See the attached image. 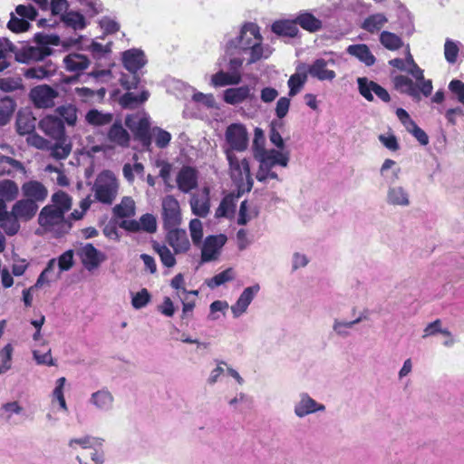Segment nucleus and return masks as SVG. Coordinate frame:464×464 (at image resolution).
<instances>
[{
    "label": "nucleus",
    "instance_id": "nucleus-1",
    "mask_svg": "<svg viewBox=\"0 0 464 464\" xmlns=\"http://www.w3.org/2000/svg\"><path fill=\"white\" fill-rule=\"evenodd\" d=\"M259 162V167L256 178L260 182H266L268 179L278 180V175L272 171L276 166L286 167L289 162V152H281L280 150L271 149L264 151L262 154L256 155L254 158Z\"/></svg>",
    "mask_w": 464,
    "mask_h": 464
},
{
    "label": "nucleus",
    "instance_id": "nucleus-2",
    "mask_svg": "<svg viewBox=\"0 0 464 464\" xmlns=\"http://www.w3.org/2000/svg\"><path fill=\"white\" fill-rule=\"evenodd\" d=\"M225 154L228 161L230 178L237 188L241 192H249L254 184L249 161L246 159L240 160L231 150H226Z\"/></svg>",
    "mask_w": 464,
    "mask_h": 464
},
{
    "label": "nucleus",
    "instance_id": "nucleus-3",
    "mask_svg": "<svg viewBox=\"0 0 464 464\" xmlns=\"http://www.w3.org/2000/svg\"><path fill=\"white\" fill-rule=\"evenodd\" d=\"M38 224L45 230L53 232L59 237L70 231L72 223L66 219L62 211H58L55 206H44L38 216Z\"/></svg>",
    "mask_w": 464,
    "mask_h": 464
},
{
    "label": "nucleus",
    "instance_id": "nucleus-4",
    "mask_svg": "<svg viewBox=\"0 0 464 464\" xmlns=\"http://www.w3.org/2000/svg\"><path fill=\"white\" fill-rule=\"evenodd\" d=\"M118 189V180L111 170L101 172L97 176L92 187L96 200L107 205H111L115 200Z\"/></svg>",
    "mask_w": 464,
    "mask_h": 464
},
{
    "label": "nucleus",
    "instance_id": "nucleus-5",
    "mask_svg": "<svg viewBox=\"0 0 464 464\" xmlns=\"http://www.w3.org/2000/svg\"><path fill=\"white\" fill-rule=\"evenodd\" d=\"M14 59L20 63L30 64L44 61L45 58L52 55L53 50L49 46H33L29 44L12 49Z\"/></svg>",
    "mask_w": 464,
    "mask_h": 464
},
{
    "label": "nucleus",
    "instance_id": "nucleus-6",
    "mask_svg": "<svg viewBox=\"0 0 464 464\" xmlns=\"http://www.w3.org/2000/svg\"><path fill=\"white\" fill-rule=\"evenodd\" d=\"M226 141L229 145L227 150L245 151L248 147V133L242 123H232L227 127L225 132Z\"/></svg>",
    "mask_w": 464,
    "mask_h": 464
},
{
    "label": "nucleus",
    "instance_id": "nucleus-7",
    "mask_svg": "<svg viewBox=\"0 0 464 464\" xmlns=\"http://www.w3.org/2000/svg\"><path fill=\"white\" fill-rule=\"evenodd\" d=\"M58 92L47 84L37 85L30 90L29 98L36 108L48 109L54 106Z\"/></svg>",
    "mask_w": 464,
    "mask_h": 464
},
{
    "label": "nucleus",
    "instance_id": "nucleus-8",
    "mask_svg": "<svg viewBox=\"0 0 464 464\" xmlns=\"http://www.w3.org/2000/svg\"><path fill=\"white\" fill-rule=\"evenodd\" d=\"M163 228L179 227L181 222V212L179 201L173 196H167L162 200Z\"/></svg>",
    "mask_w": 464,
    "mask_h": 464
},
{
    "label": "nucleus",
    "instance_id": "nucleus-9",
    "mask_svg": "<svg viewBox=\"0 0 464 464\" xmlns=\"http://www.w3.org/2000/svg\"><path fill=\"white\" fill-rule=\"evenodd\" d=\"M120 227L128 232L138 233L144 231L149 234H153L157 231V219L150 213L143 214L140 220L124 219L119 223Z\"/></svg>",
    "mask_w": 464,
    "mask_h": 464
},
{
    "label": "nucleus",
    "instance_id": "nucleus-10",
    "mask_svg": "<svg viewBox=\"0 0 464 464\" xmlns=\"http://www.w3.org/2000/svg\"><path fill=\"white\" fill-rule=\"evenodd\" d=\"M358 90L360 94L368 102L373 101L372 92L382 102H389L391 96L388 91L377 82L369 80L366 77L357 79Z\"/></svg>",
    "mask_w": 464,
    "mask_h": 464
},
{
    "label": "nucleus",
    "instance_id": "nucleus-11",
    "mask_svg": "<svg viewBox=\"0 0 464 464\" xmlns=\"http://www.w3.org/2000/svg\"><path fill=\"white\" fill-rule=\"evenodd\" d=\"M38 126L48 137L58 141L65 140L64 122L60 117L47 115L39 121Z\"/></svg>",
    "mask_w": 464,
    "mask_h": 464
},
{
    "label": "nucleus",
    "instance_id": "nucleus-12",
    "mask_svg": "<svg viewBox=\"0 0 464 464\" xmlns=\"http://www.w3.org/2000/svg\"><path fill=\"white\" fill-rule=\"evenodd\" d=\"M165 230L166 240L173 247L175 254L186 253L189 249L190 243L185 229L175 227Z\"/></svg>",
    "mask_w": 464,
    "mask_h": 464
},
{
    "label": "nucleus",
    "instance_id": "nucleus-13",
    "mask_svg": "<svg viewBox=\"0 0 464 464\" xmlns=\"http://www.w3.org/2000/svg\"><path fill=\"white\" fill-rule=\"evenodd\" d=\"M246 29H248L249 34L254 37H257V41L254 43L244 42V44H242L243 51H250L248 63H254L263 57L264 49L262 46V36L260 34L259 27L256 24L248 23Z\"/></svg>",
    "mask_w": 464,
    "mask_h": 464
},
{
    "label": "nucleus",
    "instance_id": "nucleus-14",
    "mask_svg": "<svg viewBox=\"0 0 464 464\" xmlns=\"http://www.w3.org/2000/svg\"><path fill=\"white\" fill-rule=\"evenodd\" d=\"M22 193L26 199L34 204L44 202L48 197L47 188L38 180H29L22 185Z\"/></svg>",
    "mask_w": 464,
    "mask_h": 464
},
{
    "label": "nucleus",
    "instance_id": "nucleus-15",
    "mask_svg": "<svg viewBox=\"0 0 464 464\" xmlns=\"http://www.w3.org/2000/svg\"><path fill=\"white\" fill-rule=\"evenodd\" d=\"M177 185L180 191L188 193L198 187V171L190 166H184L177 175Z\"/></svg>",
    "mask_w": 464,
    "mask_h": 464
},
{
    "label": "nucleus",
    "instance_id": "nucleus-16",
    "mask_svg": "<svg viewBox=\"0 0 464 464\" xmlns=\"http://www.w3.org/2000/svg\"><path fill=\"white\" fill-rule=\"evenodd\" d=\"M126 125L131 130L136 140H138L141 145L149 149L151 145V134H150V123L147 118H140L138 122L134 125L126 120Z\"/></svg>",
    "mask_w": 464,
    "mask_h": 464
},
{
    "label": "nucleus",
    "instance_id": "nucleus-17",
    "mask_svg": "<svg viewBox=\"0 0 464 464\" xmlns=\"http://www.w3.org/2000/svg\"><path fill=\"white\" fill-rule=\"evenodd\" d=\"M147 63L145 54L141 50L130 49L122 53L123 66L130 72H138Z\"/></svg>",
    "mask_w": 464,
    "mask_h": 464
},
{
    "label": "nucleus",
    "instance_id": "nucleus-18",
    "mask_svg": "<svg viewBox=\"0 0 464 464\" xmlns=\"http://www.w3.org/2000/svg\"><path fill=\"white\" fill-rule=\"evenodd\" d=\"M80 255L82 265L89 271L97 268L105 259L104 255L99 252L98 249L90 243L82 247Z\"/></svg>",
    "mask_w": 464,
    "mask_h": 464
},
{
    "label": "nucleus",
    "instance_id": "nucleus-19",
    "mask_svg": "<svg viewBox=\"0 0 464 464\" xmlns=\"http://www.w3.org/2000/svg\"><path fill=\"white\" fill-rule=\"evenodd\" d=\"M245 192H241L239 188H237V192H231L226 195L216 209L215 217L219 218L233 216L236 211L237 199L239 198Z\"/></svg>",
    "mask_w": 464,
    "mask_h": 464
},
{
    "label": "nucleus",
    "instance_id": "nucleus-20",
    "mask_svg": "<svg viewBox=\"0 0 464 464\" xmlns=\"http://www.w3.org/2000/svg\"><path fill=\"white\" fill-rule=\"evenodd\" d=\"M38 208V204H34L31 199H26L24 198L17 200L13 205L12 212L19 219L28 221L35 216Z\"/></svg>",
    "mask_w": 464,
    "mask_h": 464
},
{
    "label": "nucleus",
    "instance_id": "nucleus-21",
    "mask_svg": "<svg viewBox=\"0 0 464 464\" xmlns=\"http://www.w3.org/2000/svg\"><path fill=\"white\" fill-rule=\"evenodd\" d=\"M66 71L80 75L90 64V60L86 55L78 53H71L63 59Z\"/></svg>",
    "mask_w": 464,
    "mask_h": 464
},
{
    "label": "nucleus",
    "instance_id": "nucleus-22",
    "mask_svg": "<svg viewBox=\"0 0 464 464\" xmlns=\"http://www.w3.org/2000/svg\"><path fill=\"white\" fill-rule=\"evenodd\" d=\"M306 73L319 81H332L336 76L334 71L327 69V62L323 58L316 59L309 65Z\"/></svg>",
    "mask_w": 464,
    "mask_h": 464
},
{
    "label": "nucleus",
    "instance_id": "nucleus-23",
    "mask_svg": "<svg viewBox=\"0 0 464 464\" xmlns=\"http://www.w3.org/2000/svg\"><path fill=\"white\" fill-rule=\"evenodd\" d=\"M258 285L249 286L244 289L236 304L231 306V311L235 317L240 316L246 311L248 305L252 302L255 295L258 292Z\"/></svg>",
    "mask_w": 464,
    "mask_h": 464
},
{
    "label": "nucleus",
    "instance_id": "nucleus-24",
    "mask_svg": "<svg viewBox=\"0 0 464 464\" xmlns=\"http://www.w3.org/2000/svg\"><path fill=\"white\" fill-rule=\"evenodd\" d=\"M251 89L248 85L228 88L224 91L223 101L230 105H237L244 102L251 96Z\"/></svg>",
    "mask_w": 464,
    "mask_h": 464
},
{
    "label": "nucleus",
    "instance_id": "nucleus-25",
    "mask_svg": "<svg viewBox=\"0 0 464 464\" xmlns=\"http://www.w3.org/2000/svg\"><path fill=\"white\" fill-rule=\"evenodd\" d=\"M56 65L51 61L44 63L43 65L33 66L24 72L26 79L43 80L53 76L56 72Z\"/></svg>",
    "mask_w": 464,
    "mask_h": 464
},
{
    "label": "nucleus",
    "instance_id": "nucleus-26",
    "mask_svg": "<svg viewBox=\"0 0 464 464\" xmlns=\"http://www.w3.org/2000/svg\"><path fill=\"white\" fill-rule=\"evenodd\" d=\"M36 119L31 111H19L16 116V130L20 135H26L33 132L35 129Z\"/></svg>",
    "mask_w": 464,
    "mask_h": 464
},
{
    "label": "nucleus",
    "instance_id": "nucleus-27",
    "mask_svg": "<svg viewBox=\"0 0 464 464\" xmlns=\"http://www.w3.org/2000/svg\"><path fill=\"white\" fill-rule=\"evenodd\" d=\"M224 244V239H219L216 236H208L204 242L201 250L202 262H209L216 258L218 247Z\"/></svg>",
    "mask_w": 464,
    "mask_h": 464
},
{
    "label": "nucleus",
    "instance_id": "nucleus-28",
    "mask_svg": "<svg viewBox=\"0 0 464 464\" xmlns=\"http://www.w3.org/2000/svg\"><path fill=\"white\" fill-rule=\"evenodd\" d=\"M108 139L110 141L123 148L128 147L130 144V135L122 127L121 121H116L111 126L108 131Z\"/></svg>",
    "mask_w": 464,
    "mask_h": 464
},
{
    "label": "nucleus",
    "instance_id": "nucleus-29",
    "mask_svg": "<svg viewBox=\"0 0 464 464\" xmlns=\"http://www.w3.org/2000/svg\"><path fill=\"white\" fill-rule=\"evenodd\" d=\"M272 32L279 36L296 37L299 34V29L295 20H280L276 21L272 24Z\"/></svg>",
    "mask_w": 464,
    "mask_h": 464
},
{
    "label": "nucleus",
    "instance_id": "nucleus-30",
    "mask_svg": "<svg viewBox=\"0 0 464 464\" xmlns=\"http://www.w3.org/2000/svg\"><path fill=\"white\" fill-rule=\"evenodd\" d=\"M242 81V76L239 72H233L232 73L224 71H218L211 76V84L214 87H223L227 85H237Z\"/></svg>",
    "mask_w": 464,
    "mask_h": 464
},
{
    "label": "nucleus",
    "instance_id": "nucleus-31",
    "mask_svg": "<svg viewBox=\"0 0 464 464\" xmlns=\"http://www.w3.org/2000/svg\"><path fill=\"white\" fill-rule=\"evenodd\" d=\"M295 23L309 33H315L322 29L323 23L309 12H302L295 17Z\"/></svg>",
    "mask_w": 464,
    "mask_h": 464
},
{
    "label": "nucleus",
    "instance_id": "nucleus-32",
    "mask_svg": "<svg viewBox=\"0 0 464 464\" xmlns=\"http://www.w3.org/2000/svg\"><path fill=\"white\" fill-rule=\"evenodd\" d=\"M388 18L384 14L376 13L367 16L361 28L370 34H375L381 31V29L387 24Z\"/></svg>",
    "mask_w": 464,
    "mask_h": 464
},
{
    "label": "nucleus",
    "instance_id": "nucleus-33",
    "mask_svg": "<svg viewBox=\"0 0 464 464\" xmlns=\"http://www.w3.org/2000/svg\"><path fill=\"white\" fill-rule=\"evenodd\" d=\"M393 84L396 90L406 93L413 98H419L418 86L413 81L405 75H397L393 78Z\"/></svg>",
    "mask_w": 464,
    "mask_h": 464
},
{
    "label": "nucleus",
    "instance_id": "nucleus-34",
    "mask_svg": "<svg viewBox=\"0 0 464 464\" xmlns=\"http://www.w3.org/2000/svg\"><path fill=\"white\" fill-rule=\"evenodd\" d=\"M348 53L358 58L367 66L373 65L376 59L366 44H353L347 49Z\"/></svg>",
    "mask_w": 464,
    "mask_h": 464
},
{
    "label": "nucleus",
    "instance_id": "nucleus-35",
    "mask_svg": "<svg viewBox=\"0 0 464 464\" xmlns=\"http://www.w3.org/2000/svg\"><path fill=\"white\" fill-rule=\"evenodd\" d=\"M76 459L80 464H102L103 462V452L94 445L85 450H80Z\"/></svg>",
    "mask_w": 464,
    "mask_h": 464
},
{
    "label": "nucleus",
    "instance_id": "nucleus-36",
    "mask_svg": "<svg viewBox=\"0 0 464 464\" xmlns=\"http://www.w3.org/2000/svg\"><path fill=\"white\" fill-rule=\"evenodd\" d=\"M148 91H142L139 95L128 91L120 98V104L124 109H134L138 105L145 102L149 99Z\"/></svg>",
    "mask_w": 464,
    "mask_h": 464
},
{
    "label": "nucleus",
    "instance_id": "nucleus-37",
    "mask_svg": "<svg viewBox=\"0 0 464 464\" xmlns=\"http://www.w3.org/2000/svg\"><path fill=\"white\" fill-rule=\"evenodd\" d=\"M324 409V405H318L314 399L308 395H304L302 397L299 403L295 405V412L298 417H304L310 413L315 412L316 411H321Z\"/></svg>",
    "mask_w": 464,
    "mask_h": 464
},
{
    "label": "nucleus",
    "instance_id": "nucleus-38",
    "mask_svg": "<svg viewBox=\"0 0 464 464\" xmlns=\"http://www.w3.org/2000/svg\"><path fill=\"white\" fill-rule=\"evenodd\" d=\"M15 109L16 102L13 98L5 96L0 99V126H5L10 121Z\"/></svg>",
    "mask_w": 464,
    "mask_h": 464
},
{
    "label": "nucleus",
    "instance_id": "nucleus-39",
    "mask_svg": "<svg viewBox=\"0 0 464 464\" xmlns=\"http://www.w3.org/2000/svg\"><path fill=\"white\" fill-rule=\"evenodd\" d=\"M206 195L202 197H193L190 200L191 209L194 215L205 218L209 213L210 201L208 190L206 189Z\"/></svg>",
    "mask_w": 464,
    "mask_h": 464
},
{
    "label": "nucleus",
    "instance_id": "nucleus-40",
    "mask_svg": "<svg viewBox=\"0 0 464 464\" xmlns=\"http://www.w3.org/2000/svg\"><path fill=\"white\" fill-rule=\"evenodd\" d=\"M18 194L19 188L14 180H0V199L5 202H11L17 198Z\"/></svg>",
    "mask_w": 464,
    "mask_h": 464
},
{
    "label": "nucleus",
    "instance_id": "nucleus-41",
    "mask_svg": "<svg viewBox=\"0 0 464 464\" xmlns=\"http://www.w3.org/2000/svg\"><path fill=\"white\" fill-rule=\"evenodd\" d=\"M85 119L90 125L105 126L112 121L113 115L110 112L104 113L97 109H92L87 112Z\"/></svg>",
    "mask_w": 464,
    "mask_h": 464
},
{
    "label": "nucleus",
    "instance_id": "nucleus-42",
    "mask_svg": "<svg viewBox=\"0 0 464 464\" xmlns=\"http://www.w3.org/2000/svg\"><path fill=\"white\" fill-rule=\"evenodd\" d=\"M0 165L2 166L0 175L10 176L14 171H25L24 167L21 161L9 156L0 155Z\"/></svg>",
    "mask_w": 464,
    "mask_h": 464
},
{
    "label": "nucleus",
    "instance_id": "nucleus-43",
    "mask_svg": "<svg viewBox=\"0 0 464 464\" xmlns=\"http://www.w3.org/2000/svg\"><path fill=\"white\" fill-rule=\"evenodd\" d=\"M379 40L382 45L390 51H397L403 45L402 39L396 34L389 31H382Z\"/></svg>",
    "mask_w": 464,
    "mask_h": 464
},
{
    "label": "nucleus",
    "instance_id": "nucleus-44",
    "mask_svg": "<svg viewBox=\"0 0 464 464\" xmlns=\"http://www.w3.org/2000/svg\"><path fill=\"white\" fill-rule=\"evenodd\" d=\"M307 81V73L306 72H299V68H297V72L290 76L288 79L287 84L289 87V96L294 97L297 93H299Z\"/></svg>",
    "mask_w": 464,
    "mask_h": 464
},
{
    "label": "nucleus",
    "instance_id": "nucleus-45",
    "mask_svg": "<svg viewBox=\"0 0 464 464\" xmlns=\"http://www.w3.org/2000/svg\"><path fill=\"white\" fill-rule=\"evenodd\" d=\"M114 215L118 218H130L135 214V202L130 197H124L121 202L113 208Z\"/></svg>",
    "mask_w": 464,
    "mask_h": 464
},
{
    "label": "nucleus",
    "instance_id": "nucleus-46",
    "mask_svg": "<svg viewBox=\"0 0 464 464\" xmlns=\"http://www.w3.org/2000/svg\"><path fill=\"white\" fill-rule=\"evenodd\" d=\"M153 250L159 255L162 265L166 267H173L176 265V258L168 246L159 242L152 243Z\"/></svg>",
    "mask_w": 464,
    "mask_h": 464
},
{
    "label": "nucleus",
    "instance_id": "nucleus-47",
    "mask_svg": "<svg viewBox=\"0 0 464 464\" xmlns=\"http://www.w3.org/2000/svg\"><path fill=\"white\" fill-rule=\"evenodd\" d=\"M51 206H55L58 211H62L63 215L71 209L72 198L64 191L59 190L53 194Z\"/></svg>",
    "mask_w": 464,
    "mask_h": 464
},
{
    "label": "nucleus",
    "instance_id": "nucleus-48",
    "mask_svg": "<svg viewBox=\"0 0 464 464\" xmlns=\"http://www.w3.org/2000/svg\"><path fill=\"white\" fill-rule=\"evenodd\" d=\"M63 121H65L69 126H74L77 121V109L73 105H62L56 109Z\"/></svg>",
    "mask_w": 464,
    "mask_h": 464
},
{
    "label": "nucleus",
    "instance_id": "nucleus-49",
    "mask_svg": "<svg viewBox=\"0 0 464 464\" xmlns=\"http://www.w3.org/2000/svg\"><path fill=\"white\" fill-rule=\"evenodd\" d=\"M0 227L7 236H14L20 229L19 218L11 211L7 217L0 220Z\"/></svg>",
    "mask_w": 464,
    "mask_h": 464
},
{
    "label": "nucleus",
    "instance_id": "nucleus-50",
    "mask_svg": "<svg viewBox=\"0 0 464 464\" xmlns=\"http://www.w3.org/2000/svg\"><path fill=\"white\" fill-rule=\"evenodd\" d=\"M113 398L108 391H98L92 395V401L98 408L102 410L109 409L112 404Z\"/></svg>",
    "mask_w": 464,
    "mask_h": 464
},
{
    "label": "nucleus",
    "instance_id": "nucleus-51",
    "mask_svg": "<svg viewBox=\"0 0 464 464\" xmlns=\"http://www.w3.org/2000/svg\"><path fill=\"white\" fill-rule=\"evenodd\" d=\"M63 21L74 30L83 29L86 26L84 16L79 12H68L63 16Z\"/></svg>",
    "mask_w": 464,
    "mask_h": 464
},
{
    "label": "nucleus",
    "instance_id": "nucleus-52",
    "mask_svg": "<svg viewBox=\"0 0 464 464\" xmlns=\"http://www.w3.org/2000/svg\"><path fill=\"white\" fill-rule=\"evenodd\" d=\"M388 199L393 205L406 206L409 204L408 195L401 187L391 188L388 192Z\"/></svg>",
    "mask_w": 464,
    "mask_h": 464
},
{
    "label": "nucleus",
    "instance_id": "nucleus-53",
    "mask_svg": "<svg viewBox=\"0 0 464 464\" xmlns=\"http://www.w3.org/2000/svg\"><path fill=\"white\" fill-rule=\"evenodd\" d=\"M253 156L262 154L264 151H267L266 149V137L264 131L260 128H256L254 131V140L252 145Z\"/></svg>",
    "mask_w": 464,
    "mask_h": 464
},
{
    "label": "nucleus",
    "instance_id": "nucleus-54",
    "mask_svg": "<svg viewBox=\"0 0 464 464\" xmlns=\"http://www.w3.org/2000/svg\"><path fill=\"white\" fill-rule=\"evenodd\" d=\"M234 278V272L232 268H227L218 275L214 276L212 278H210L207 285L210 288L218 287L227 282H229L233 280Z\"/></svg>",
    "mask_w": 464,
    "mask_h": 464
},
{
    "label": "nucleus",
    "instance_id": "nucleus-55",
    "mask_svg": "<svg viewBox=\"0 0 464 464\" xmlns=\"http://www.w3.org/2000/svg\"><path fill=\"white\" fill-rule=\"evenodd\" d=\"M65 140L66 139L63 141L55 140V143L52 147L51 155L56 160L66 159L71 153L72 146L71 144H66Z\"/></svg>",
    "mask_w": 464,
    "mask_h": 464
},
{
    "label": "nucleus",
    "instance_id": "nucleus-56",
    "mask_svg": "<svg viewBox=\"0 0 464 464\" xmlns=\"http://www.w3.org/2000/svg\"><path fill=\"white\" fill-rule=\"evenodd\" d=\"M34 42L38 44V46H49L54 45L57 46L60 44V37L56 34H47L44 33H36L34 35Z\"/></svg>",
    "mask_w": 464,
    "mask_h": 464
},
{
    "label": "nucleus",
    "instance_id": "nucleus-57",
    "mask_svg": "<svg viewBox=\"0 0 464 464\" xmlns=\"http://www.w3.org/2000/svg\"><path fill=\"white\" fill-rule=\"evenodd\" d=\"M23 89L22 79L20 77H7L0 79V90L5 92H11Z\"/></svg>",
    "mask_w": 464,
    "mask_h": 464
},
{
    "label": "nucleus",
    "instance_id": "nucleus-58",
    "mask_svg": "<svg viewBox=\"0 0 464 464\" xmlns=\"http://www.w3.org/2000/svg\"><path fill=\"white\" fill-rule=\"evenodd\" d=\"M151 301V295L148 289L142 288L140 291L133 295L131 299V305L135 309H141L145 307Z\"/></svg>",
    "mask_w": 464,
    "mask_h": 464
},
{
    "label": "nucleus",
    "instance_id": "nucleus-59",
    "mask_svg": "<svg viewBox=\"0 0 464 464\" xmlns=\"http://www.w3.org/2000/svg\"><path fill=\"white\" fill-rule=\"evenodd\" d=\"M7 28L13 33H23L30 28V24L25 19L18 18L14 14H11V18L7 23Z\"/></svg>",
    "mask_w": 464,
    "mask_h": 464
},
{
    "label": "nucleus",
    "instance_id": "nucleus-60",
    "mask_svg": "<svg viewBox=\"0 0 464 464\" xmlns=\"http://www.w3.org/2000/svg\"><path fill=\"white\" fill-rule=\"evenodd\" d=\"M189 231L194 245H199L203 237L202 223L199 219L194 218L189 222Z\"/></svg>",
    "mask_w": 464,
    "mask_h": 464
},
{
    "label": "nucleus",
    "instance_id": "nucleus-61",
    "mask_svg": "<svg viewBox=\"0 0 464 464\" xmlns=\"http://www.w3.org/2000/svg\"><path fill=\"white\" fill-rule=\"evenodd\" d=\"M140 82V78L138 72L123 73L120 79L121 85L127 91L138 88Z\"/></svg>",
    "mask_w": 464,
    "mask_h": 464
},
{
    "label": "nucleus",
    "instance_id": "nucleus-62",
    "mask_svg": "<svg viewBox=\"0 0 464 464\" xmlns=\"http://www.w3.org/2000/svg\"><path fill=\"white\" fill-rule=\"evenodd\" d=\"M153 133L155 134V144L158 148L164 149L169 144L171 134L169 131L157 127L153 129Z\"/></svg>",
    "mask_w": 464,
    "mask_h": 464
},
{
    "label": "nucleus",
    "instance_id": "nucleus-63",
    "mask_svg": "<svg viewBox=\"0 0 464 464\" xmlns=\"http://www.w3.org/2000/svg\"><path fill=\"white\" fill-rule=\"evenodd\" d=\"M459 49L455 42L447 39L444 44V55L447 62L454 63L457 61Z\"/></svg>",
    "mask_w": 464,
    "mask_h": 464
},
{
    "label": "nucleus",
    "instance_id": "nucleus-64",
    "mask_svg": "<svg viewBox=\"0 0 464 464\" xmlns=\"http://www.w3.org/2000/svg\"><path fill=\"white\" fill-rule=\"evenodd\" d=\"M449 90L457 96L458 101L464 105V82L454 79L449 83Z\"/></svg>",
    "mask_w": 464,
    "mask_h": 464
}]
</instances>
